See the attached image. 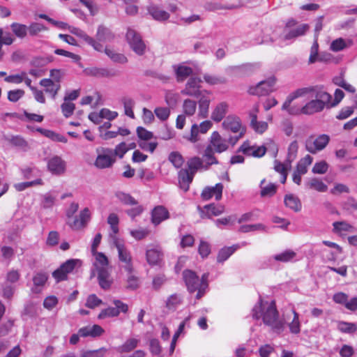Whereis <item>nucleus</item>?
I'll return each instance as SVG.
<instances>
[{"instance_id":"obj_48","label":"nucleus","mask_w":357,"mask_h":357,"mask_svg":"<svg viewBox=\"0 0 357 357\" xmlns=\"http://www.w3.org/2000/svg\"><path fill=\"white\" fill-rule=\"evenodd\" d=\"M183 298L180 294L171 295L166 301V307L171 310H174L182 303Z\"/></svg>"},{"instance_id":"obj_18","label":"nucleus","mask_w":357,"mask_h":357,"mask_svg":"<svg viewBox=\"0 0 357 357\" xmlns=\"http://www.w3.org/2000/svg\"><path fill=\"white\" fill-rule=\"evenodd\" d=\"M169 218V211L163 206H157L151 211V222L155 226Z\"/></svg>"},{"instance_id":"obj_59","label":"nucleus","mask_w":357,"mask_h":357,"mask_svg":"<svg viewBox=\"0 0 357 357\" xmlns=\"http://www.w3.org/2000/svg\"><path fill=\"white\" fill-rule=\"evenodd\" d=\"M266 231V227L263 224L258 223V224H254V225H241L239 228V231L242 233H248L250 231Z\"/></svg>"},{"instance_id":"obj_37","label":"nucleus","mask_w":357,"mask_h":357,"mask_svg":"<svg viewBox=\"0 0 357 357\" xmlns=\"http://www.w3.org/2000/svg\"><path fill=\"white\" fill-rule=\"evenodd\" d=\"M211 100L209 98L202 96L199 100V111L198 116L202 119H205L208 115V109Z\"/></svg>"},{"instance_id":"obj_44","label":"nucleus","mask_w":357,"mask_h":357,"mask_svg":"<svg viewBox=\"0 0 357 357\" xmlns=\"http://www.w3.org/2000/svg\"><path fill=\"white\" fill-rule=\"evenodd\" d=\"M197 102L191 99H185L183 103V112L184 115L192 116L197 109Z\"/></svg>"},{"instance_id":"obj_50","label":"nucleus","mask_w":357,"mask_h":357,"mask_svg":"<svg viewBox=\"0 0 357 357\" xmlns=\"http://www.w3.org/2000/svg\"><path fill=\"white\" fill-rule=\"evenodd\" d=\"M126 288L129 290H135L139 287V278L134 274V271L127 273Z\"/></svg>"},{"instance_id":"obj_26","label":"nucleus","mask_w":357,"mask_h":357,"mask_svg":"<svg viewBox=\"0 0 357 357\" xmlns=\"http://www.w3.org/2000/svg\"><path fill=\"white\" fill-rule=\"evenodd\" d=\"M173 68L175 72L176 80L178 82H183L193 73V70L192 68L185 66L183 64L174 65L173 66Z\"/></svg>"},{"instance_id":"obj_12","label":"nucleus","mask_w":357,"mask_h":357,"mask_svg":"<svg viewBox=\"0 0 357 357\" xmlns=\"http://www.w3.org/2000/svg\"><path fill=\"white\" fill-rule=\"evenodd\" d=\"M202 79L197 77H191L185 84V88L181 91V94L198 98L201 96Z\"/></svg>"},{"instance_id":"obj_32","label":"nucleus","mask_w":357,"mask_h":357,"mask_svg":"<svg viewBox=\"0 0 357 357\" xmlns=\"http://www.w3.org/2000/svg\"><path fill=\"white\" fill-rule=\"evenodd\" d=\"M284 205L294 211L299 212L301 210L302 204L298 197L293 194L286 195L284 199Z\"/></svg>"},{"instance_id":"obj_54","label":"nucleus","mask_w":357,"mask_h":357,"mask_svg":"<svg viewBox=\"0 0 357 357\" xmlns=\"http://www.w3.org/2000/svg\"><path fill=\"white\" fill-rule=\"evenodd\" d=\"M122 102L124 107L125 114L131 119H135V114L132 110L135 105V101L130 98H123L122 99Z\"/></svg>"},{"instance_id":"obj_24","label":"nucleus","mask_w":357,"mask_h":357,"mask_svg":"<svg viewBox=\"0 0 357 357\" xmlns=\"http://www.w3.org/2000/svg\"><path fill=\"white\" fill-rule=\"evenodd\" d=\"M229 105L226 102L218 103L213 109L211 118L215 122L221 121L228 112Z\"/></svg>"},{"instance_id":"obj_56","label":"nucleus","mask_w":357,"mask_h":357,"mask_svg":"<svg viewBox=\"0 0 357 357\" xmlns=\"http://www.w3.org/2000/svg\"><path fill=\"white\" fill-rule=\"evenodd\" d=\"M107 223L109 225L111 229L114 234V237H116L115 235L119 232V216L116 213H110L107 218Z\"/></svg>"},{"instance_id":"obj_49","label":"nucleus","mask_w":357,"mask_h":357,"mask_svg":"<svg viewBox=\"0 0 357 357\" xmlns=\"http://www.w3.org/2000/svg\"><path fill=\"white\" fill-rule=\"evenodd\" d=\"M296 256V253L291 250H287L280 254L273 256V259L276 261L287 263L292 261Z\"/></svg>"},{"instance_id":"obj_20","label":"nucleus","mask_w":357,"mask_h":357,"mask_svg":"<svg viewBox=\"0 0 357 357\" xmlns=\"http://www.w3.org/2000/svg\"><path fill=\"white\" fill-rule=\"evenodd\" d=\"M222 125L225 130L231 131L234 133L244 130L241 127L239 119L234 116H228Z\"/></svg>"},{"instance_id":"obj_5","label":"nucleus","mask_w":357,"mask_h":357,"mask_svg":"<svg viewBox=\"0 0 357 357\" xmlns=\"http://www.w3.org/2000/svg\"><path fill=\"white\" fill-rule=\"evenodd\" d=\"M208 273H204L200 279L197 274L191 270H185L183 272V278L188 290L190 293L197 291L196 298L200 299L208 287L207 280Z\"/></svg>"},{"instance_id":"obj_6","label":"nucleus","mask_w":357,"mask_h":357,"mask_svg":"<svg viewBox=\"0 0 357 357\" xmlns=\"http://www.w3.org/2000/svg\"><path fill=\"white\" fill-rule=\"evenodd\" d=\"M113 244L118 251V257L121 263L120 268L127 273L133 271L132 257L129 250L126 248L124 243L119 241L116 237L114 238Z\"/></svg>"},{"instance_id":"obj_52","label":"nucleus","mask_w":357,"mask_h":357,"mask_svg":"<svg viewBox=\"0 0 357 357\" xmlns=\"http://www.w3.org/2000/svg\"><path fill=\"white\" fill-rule=\"evenodd\" d=\"M105 53L114 62L119 63H126L128 59L123 54L117 53L112 50L109 48L105 49Z\"/></svg>"},{"instance_id":"obj_62","label":"nucleus","mask_w":357,"mask_h":357,"mask_svg":"<svg viewBox=\"0 0 357 357\" xmlns=\"http://www.w3.org/2000/svg\"><path fill=\"white\" fill-rule=\"evenodd\" d=\"M119 314V310L114 307H109L102 310L98 315L99 319H105L106 317H114Z\"/></svg>"},{"instance_id":"obj_15","label":"nucleus","mask_w":357,"mask_h":357,"mask_svg":"<svg viewBox=\"0 0 357 357\" xmlns=\"http://www.w3.org/2000/svg\"><path fill=\"white\" fill-rule=\"evenodd\" d=\"M66 163L59 156L54 155L47 162L48 170L53 174L61 175L66 171Z\"/></svg>"},{"instance_id":"obj_41","label":"nucleus","mask_w":357,"mask_h":357,"mask_svg":"<svg viewBox=\"0 0 357 357\" xmlns=\"http://www.w3.org/2000/svg\"><path fill=\"white\" fill-rule=\"evenodd\" d=\"M98 279L101 288L108 289L111 284L110 273L108 270H102L98 272Z\"/></svg>"},{"instance_id":"obj_28","label":"nucleus","mask_w":357,"mask_h":357,"mask_svg":"<svg viewBox=\"0 0 357 357\" xmlns=\"http://www.w3.org/2000/svg\"><path fill=\"white\" fill-rule=\"evenodd\" d=\"M215 153L216 152H215L213 149H211V147L208 146L206 147L202 158L204 162L205 170L209 169L211 165H218L219 163L215 155Z\"/></svg>"},{"instance_id":"obj_45","label":"nucleus","mask_w":357,"mask_h":357,"mask_svg":"<svg viewBox=\"0 0 357 357\" xmlns=\"http://www.w3.org/2000/svg\"><path fill=\"white\" fill-rule=\"evenodd\" d=\"M312 162V158L310 155H305L303 158L301 159L296 165V172L301 174H305L307 172V167Z\"/></svg>"},{"instance_id":"obj_10","label":"nucleus","mask_w":357,"mask_h":357,"mask_svg":"<svg viewBox=\"0 0 357 357\" xmlns=\"http://www.w3.org/2000/svg\"><path fill=\"white\" fill-rule=\"evenodd\" d=\"M274 84V79L261 81L257 85L249 87L248 92L249 94L253 96H266L272 91Z\"/></svg>"},{"instance_id":"obj_14","label":"nucleus","mask_w":357,"mask_h":357,"mask_svg":"<svg viewBox=\"0 0 357 357\" xmlns=\"http://www.w3.org/2000/svg\"><path fill=\"white\" fill-rule=\"evenodd\" d=\"M71 33L77 36L88 45L93 47V48L98 52L103 51V46L100 43L97 42L95 39L88 36L84 31L77 27H69Z\"/></svg>"},{"instance_id":"obj_2","label":"nucleus","mask_w":357,"mask_h":357,"mask_svg":"<svg viewBox=\"0 0 357 357\" xmlns=\"http://www.w3.org/2000/svg\"><path fill=\"white\" fill-rule=\"evenodd\" d=\"M266 307L260 299L252 309V317L255 319L262 318L265 325L269 326L274 333L280 334L284 330V321L280 318L274 301L266 303Z\"/></svg>"},{"instance_id":"obj_7","label":"nucleus","mask_w":357,"mask_h":357,"mask_svg":"<svg viewBox=\"0 0 357 357\" xmlns=\"http://www.w3.org/2000/svg\"><path fill=\"white\" fill-rule=\"evenodd\" d=\"M81 264L82 261L79 259H68L52 273V276L57 282L65 280L67 279L68 274L71 273L77 266H81Z\"/></svg>"},{"instance_id":"obj_58","label":"nucleus","mask_w":357,"mask_h":357,"mask_svg":"<svg viewBox=\"0 0 357 357\" xmlns=\"http://www.w3.org/2000/svg\"><path fill=\"white\" fill-rule=\"evenodd\" d=\"M171 111L169 107H158L154 109V114L156 117L162 121H167L170 115Z\"/></svg>"},{"instance_id":"obj_8","label":"nucleus","mask_w":357,"mask_h":357,"mask_svg":"<svg viewBox=\"0 0 357 357\" xmlns=\"http://www.w3.org/2000/svg\"><path fill=\"white\" fill-rule=\"evenodd\" d=\"M126 39L130 48L138 55H143L145 52L146 45L141 36L134 29L128 28L126 33Z\"/></svg>"},{"instance_id":"obj_9","label":"nucleus","mask_w":357,"mask_h":357,"mask_svg":"<svg viewBox=\"0 0 357 357\" xmlns=\"http://www.w3.org/2000/svg\"><path fill=\"white\" fill-rule=\"evenodd\" d=\"M330 137L328 135L323 134L319 135L317 138L309 137L305 142V149L312 154L323 150L328 144Z\"/></svg>"},{"instance_id":"obj_21","label":"nucleus","mask_w":357,"mask_h":357,"mask_svg":"<svg viewBox=\"0 0 357 357\" xmlns=\"http://www.w3.org/2000/svg\"><path fill=\"white\" fill-rule=\"evenodd\" d=\"M148 13L153 19L157 21H165L169 18V14L162 9L159 6L151 3L148 8Z\"/></svg>"},{"instance_id":"obj_39","label":"nucleus","mask_w":357,"mask_h":357,"mask_svg":"<svg viewBox=\"0 0 357 357\" xmlns=\"http://www.w3.org/2000/svg\"><path fill=\"white\" fill-rule=\"evenodd\" d=\"M240 246L238 245H234L231 247H225L222 248L218 255V262L222 263L226 261Z\"/></svg>"},{"instance_id":"obj_47","label":"nucleus","mask_w":357,"mask_h":357,"mask_svg":"<svg viewBox=\"0 0 357 357\" xmlns=\"http://www.w3.org/2000/svg\"><path fill=\"white\" fill-rule=\"evenodd\" d=\"M37 314V307L33 303L29 302L25 304L24 310L22 312V317L24 320L29 318H33Z\"/></svg>"},{"instance_id":"obj_34","label":"nucleus","mask_w":357,"mask_h":357,"mask_svg":"<svg viewBox=\"0 0 357 357\" xmlns=\"http://www.w3.org/2000/svg\"><path fill=\"white\" fill-rule=\"evenodd\" d=\"M198 209L201 213H206V215L210 218L211 215L218 216L222 214L224 212V206L222 205H215L214 204H211L204 206L203 208H201L198 206Z\"/></svg>"},{"instance_id":"obj_42","label":"nucleus","mask_w":357,"mask_h":357,"mask_svg":"<svg viewBox=\"0 0 357 357\" xmlns=\"http://www.w3.org/2000/svg\"><path fill=\"white\" fill-rule=\"evenodd\" d=\"M266 180L264 178L261 181L259 187L261 188L260 195L263 197H272L273 196L277 191V186L275 184L270 183L266 186H264V184Z\"/></svg>"},{"instance_id":"obj_25","label":"nucleus","mask_w":357,"mask_h":357,"mask_svg":"<svg viewBox=\"0 0 357 357\" xmlns=\"http://www.w3.org/2000/svg\"><path fill=\"white\" fill-rule=\"evenodd\" d=\"M85 73L88 75L94 76L97 77H110L116 75L114 70H110L105 68L92 67L85 70Z\"/></svg>"},{"instance_id":"obj_31","label":"nucleus","mask_w":357,"mask_h":357,"mask_svg":"<svg viewBox=\"0 0 357 357\" xmlns=\"http://www.w3.org/2000/svg\"><path fill=\"white\" fill-rule=\"evenodd\" d=\"M97 42H109L112 41L114 38V34L112 31L105 26L104 25H100L98 27L97 33L96 35Z\"/></svg>"},{"instance_id":"obj_64","label":"nucleus","mask_w":357,"mask_h":357,"mask_svg":"<svg viewBox=\"0 0 357 357\" xmlns=\"http://www.w3.org/2000/svg\"><path fill=\"white\" fill-rule=\"evenodd\" d=\"M107 349L102 347L96 350H89L81 354L80 357H103Z\"/></svg>"},{"instance_id":"obj_61","label":"nucleus","mask_w":357,"mask_h":357,"mask_svg":"<svg viewBox=\"0 0 357 357\" xmlns=\"http://www.w3.org/2000/svg\"><path fill=\"white\" fill-rule=\"evenodd\" d=\"M204 80L210 85L221 84L225 82V79L222 77H218L209 74H204Z\"/></svg>"},{"instance_id":"obj_1","label":"nucleus","mask_w":357,"mask_h":357,"mask_svg":"<svg viewBox=\"0 0 357 357\" xmlns=\"http://www.w3.org/2000/svg\"><path fill=\"white\" fill-rule=\"evenodd\" d=\"M307 94H310L311 100L302 107L303 114L312 115L322 112L324 108L328 109V101L332 98V96L325 91L321 86L298 89L288 96L282 105V108L287 109L294 100Z\"/></svg>"},{"instance_id":"obj_19","label":"nucleus","mask_w":357,"mask_h":357,"mask_svg":"<svg viewBox=\"0 0 357 357\" xmlns=\"http://www.w3.org/2000/svg\"><path fill=\"white\" fill-rule=\"evenodd\" d=\"M104 329L99 325L86 326L79 329V335L82 337H97L102 335Z\"/></svg>"},{"instance_id":"obj_29","label":"nucleus","mask_w":357,"mask_h":357,"mask_svg":"<svg viewBox=\"0 0 357 357\" xmlns=\"http://www.w3.org/2000/svg\"><path fill=\"white\" fill-rule=\"evenodd\" d=\"M93 256L95 257V262L94 266L98 272L102 270H108L109 267V260L106 255L100 252H91Z\"/></svg>"},{"instance_id":"obj_17","label":"nucleus","mask_w":357,"mask_h":357,"mask_svg":"<svg viewBox=\"0 0 357 357\" xmlns=\"http://www.w3.org/2000/svg\"><path fill=\"white\" fill-rule=\"evenodd\" d=\"M195 174L188 169H181L178 172V179L180 188L185 192L188 191L190 184L192 182Z\"/></svg>"},{"instance_id":"obj_55","label":"nucleus","mask_w":357,"mask_h":357,"mask_svg":"<svg viewBox=\"0 0 357 357\" xmlns=\"http://www.w3.org/2000/svg\"><path fill=\"white\" fill-rule=\"evenodd\" d=\"M43 184V181L41 178H38L32 181H26V182H22L15 183L14 185L15 188L16 190L21 192L24 190L25 189L34 186V185H41Z\"/></svg>"},{"instance_id":"obj_3","label":"nucleus","mask_w":357,"mask_h":357,"mask_svg":"<svg viewBox=\"0 0 357 357\" xmlns=\"http://www.w3.org/2000/svg\"><path fill=\"white\" fill-rule=\"evenodd\" d=\"M309 29L310 26L307 24H298L296 20L290 19L287 22L282 33L279 34L275 31L271 40V42L278 40V44L281 45L282 42L295 40L296 38L305 35Z\"/></svg>"},{"instance_id":"obj_11","label":"nucleus","mask_w":357,"mask_h":357,"mask_svg":"<svg viewBox=\"0 0 357 357\" xmlns=\"http://www.w3.org/2000/svg\"><path fill=\"white\" fill-rule=\"evenodd\" d=\"M114 162L115 158H113V150L102 149V153L98 155L94 165L98 169H106L112 167Z\"/></svg>"},{"instance_id":"obj_27","label":"nucleus","mask_w":357,"mask_h":357,"mask_svg":"<svg viewBox=\"0 0 357 357\" xmlns=\"http://www.w3.org/2000/svg\"><path fill=\"white\" fill-rule=\"evenodd\" d=\"M40 85L44 87L45 92L50 93L54 99L61 88L59 83H55L52 79L47 78L42 79Z\"/></svg>"},{"instance_id":"obj_35","label":"nucleus","mask_w":357,"mask_h":357,"mask_svg":"<svg viewBox=\"0 0 357 357\" xmlns=\"http://www.w3.org/2000/svg\"><path fill=\"white\" fill-rule=\"evenodd\" d=\"M333 227V231L339 234H342V232H354L356 231L355 227L346 221L334 222Z\"/></svg>"},{"instance_id":"obj_38","label":"nucleus","mask_w":357,"mask_h":357,"mask_svg":"<svg viewBox=\"0 0 357 357\" xmlns=\"http://www.w3.org/2000/svg\"><path fill=\"white\" fill-rule=\"evenodd\" d=\"M3 139L16 147L26 149L28 146L27 142L20 135H4Z\"/></svg>"},{"instance_id":"obj_40","label":"nucleus","mask_w":357,"mask_h":357,"mask_svg":"<svg viewBox=\"0 0 357 357\" xmlns=\"http://www.w3.org/2000/svg\"><path fill=\"white\" fill-rule=\"evenodd\" d=\"M115 197L123 204L127 206L137 205V201L130 194L122 191L115 192Z\"/></svg>"},{"instance_id":"obj_46","label":"nucleus","mask_w":357,"mask_h":357,"mask_svg":"<svg viewBox=\"0 0 357 357\" xmlns=\"http://www.w3.org/2000/svg\"><path fill=\"white\" fill-rule=\"evenodd\" d=\"M294 314L293 319L288 324L289 331L291 333L298 335L301 332V322L299 320V314L294 310H292Z\"/></svg>"},{"instance_id":"obj_51","label":"nucleus","mask_w":357,"mask_h":357,"mask_svg":"<svg viewBox=\"0 0 357 357\" xmlns=\"http://www.w3.org/2000/svg\"><path fill=\"white\" fill-rule=\"evenodd\" d=\"M298 150V144L296 140L290 143L288 147V152L286 162L290 165L291 163L296 158Z\"/></svg>"},{"instance_id":"obj_57","label":"nucleus","mask_w":357,"mask_h":357,"mask_svg":"<svg viewBox=\"0 0 357 357\" xmlns=\"http://www.w3.org/2000/svg\"><path fill=\"white\" fill-rule=\"evenodd\" d=\"M337 329L342 333H353L356 331L357 326L354 323L339 321L337 323Z\"/></svg>"},{"instance_id":"obj_4","label":"nucleus","mask_w":357,"mask_h":357,"mask_svg":"<svg viewBox=\"0 0 357 357\" xmlns=\"http://www.w3.org/2000/svg\"><path fill=\"white\" fill-rule=\"evenodd\" d=\"M78 208V203L72 202L66 211V224L73 230H79L84 228L91 220V212L88 208H84L78 215L74 217Z\"/></svg>"},{"instance_id":"obj_63","label":"nucleus","mask_w":357,"mask_h":357,"mask_svg":"<svg viewBox=\"0 0 357 357\" xmlns=\"http://www.w3.org/2000/svg\"><path fill=\"white\" fill-rule=\"evenodd\" d=\"M344 97V92L341 89H337L334 93V100H332L331 98L328 101V109H330L337 105L341 102Z\"/></svg>"},{"instance_id":"obj_60","label":"nucleus","mask_w":357,"mask_h":357,"mask_svg":"<svg viewBox=\"0 0 357 357\" xmlns=\"http://www.w3.org/2000/svg\"><path fill=\"white\" fill-rule=\"evenodd\" d=\"M169 160L176 168H180L184 162L183 156L177 152H172L169 155Z\"/></svg>"},{"instance_id":"obj_22","label":"nucleus","mask_w":357,"mask_h":357,"mask_svg":"<svg viewBox=\"0 0 357 357\" xmlns=\"http://www.w3.org/2000/svg\"><path fill=\"white\" fill-rule=\"evenodd\" d=\"M162 257V250L159 247L148 249L146 252L147 262L151 266L158 265Z\"/></svg>"},{"instance_id":"obj_13","label":"nucleus","mask_w":357,"mask_h":357,"mask_svg":"<svg viewBox=\"0 0 357 357\" xmlns=\"http://www.w3.org/2000/svg\"><path fill=\"white\" fill-rule=\"evenodd\" d=\"M208 146L217 153H221L229 149L227 139L222 137L217 131L212 132Z\"/></svg>"},{"instance_id":"obj_30","label":"nucleus","mask_w":357,"mask_h":357,"mask_svg":"<svg viewBox=\"0 0 357 357\" xmlns=\"http://www.w3.org/2000/svg\"><path fill=\"white\" fill-rule=\"evenodd\" d=\"M48 278V275L45 273H37L33 278V287L31 291L38 294L41 291L42 287L45 285Z\"/></svg>"},{"instance_id":"obj_23","label":"nucleus","mask_w":357,"mask_h":357,"mask_svg":"<svg viewBox=\"0 0 357 357\" xmlns=\"http://www.w3.org/2000/svg\"><path fill=\"white\" fill-rule=\"evenodd\" d=\"M258 112L257 107L255 111L250 113V126L257 133L262 134L268 128V123L265 121H258L257 113Z\"/></svg>"},{"instance_id":"obj_53","label":"nucleus","mask_w":357,"mask_h":357,"mask_svg":"<svg viewBox=\"0 0 357 357\" xmlns=\"http://www.w3.org/2000/svg\"><path fill=\"white\" fill-rule=\"evenodd\" d=\"M307 185L310 189H314L321 192H324L328 189L327 185L321 180L317 178H313L310 179Z\"/></svg>"},{"instance_id":"obj_36","label":"nucleus","mask_w":357,"mask_h":357,"mask_svg":"<svg viewBox=\"0 0 357 357\" xmlns=\"http://www.w3.org/2000/svg\"><path fill=\"white\" fill-rule=\"evenodd\" d=\"M139 342V340L137 338H128L122 345L116 348V351L121 354L129 353L138 346Z\"/></svg>"},{"instance_id":"obj_16","label":"nucleus","mask_w":357,"mask_h":357,"mask_svg":"<svg viewBox=\"0 0 357 357\" xmlns=\"http://www.w3.org/2000/svg\"><path fill=\"white\" fill-rule=\"evenodd\" d=\"M223 190V185L221 183H217L215 186L206 187L202 194L201 197L203 200L207 201L215 197L217 201L222 198Z\"/></svg>"},{"instance_id":"obj_33","label":"nucleus","mask_w":357,"mask_h":357,"mask_svg":"<svg viewBox=\"0 0 357 357\" xmlns=\"http://www.w3.org/2000/svg\"><path fill=\"white\" fill-rule=\"evenodd\" d=\"M187 169L195 175L198 171H206L204 162L198 156L190 158L187 162Z\"/></svg>"},{"instance_id":"obj_43","label":"nucleus","mask_w":357,"mask_h":357,"mask_svg":"<svg viewBox=\"0 0 357 357\" xmlns=\"http://www.w3.org/2000/svg\"><path fill=\"white\" fill-rule=\"evenodd\" d=\"M10 28L14 35L19 38H24L27 35L28 26L25 24L13 22L10 24Z\"/></svg>"}]
</instances>
